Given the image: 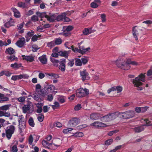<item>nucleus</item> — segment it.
<instances>
[{"label":"nucleus","mask_w":152,"mask_h":152,"mask_svg":"<svg viewBox=\"0 0 152 152\" xmlns=\"http://www.w3.org/2000/svg\"><path fill=\"white\" fill-rule=\"evenodd\" d=\"M145 73L144 74L142 73L138 77H135L133 80V83L135 86L138 87L137 89L138 90L141 91L142 89V88L139 87V86L142 84V83L141 81L144 82L145 80Z\"/></svg>","instance_id":"nucleus-1"},{"label":"nucleus","mask_w":152,"mask_h":152,"mask_svg":"<svg viewBox=\"0 0 152 152\" xmlns=\"http://www.w3.org/2000/svg\"><path fill=\"white\" fill-rule=\"evenodd\" d=\"M89 94V90L86 88H80L76 91V96L78 97H85Z\"/></svg>","instance_id":"nucleus-2"},{"label":"nucleus","mask_w":152,"mask_h":152,"mask_svg":"<svg viewBox=\"0 0 152 152\" xmlns=\"http://www.w3.org/2000/svg\"><path fill=\"white\" fill-rule=\"evenodd\" d=\"M15 128L13 125H10L7 127L5 129L6 136L8 140L11 139L12 135L14 134Z\"/></svg>","instance_id":"nucleus-3"},{"label":"nucleus","mask_w":152,"mask_h":152,"mask_svg":"<svg viewBox=\"0 0 152 152\" xmlns=\"http://www.w3.org/2000/svg\"><path fill=\"white\" fill-rule=\"evenodd\" d=\"M121 117L125 119H128L132 118L134 116L135 113L133 110H129L121 113Z\"/></svg>","instance_id":"nucleus-4"},{"label":"nucleus","mask_w":152,"mask_h":152,"mask_svg":"<svg viewBox=\"0 0 152 152\" xmlns=\"http://www.w3.org/2000/svg\"><path fill=\"white\" fill-rule=\"evenodd\" d=\"M66 13L65 12H64L58 15L56 14V21H63L64 22H69L70 21V19L66 17Z\"/></svg>","instance_id":"nucleus-5"},{"label":"nucleus","mask_w":152,"mask_h":152,"mask_svg":"<svg viewBox=\"0 0 152 152\" xmlns=\"http://www.w3.org/2000/svg\"><path fill=\"white\" fill-rule=\"evenodd\" d=\"M56 14H52L50 12L46 13L45 18L50 22H54L56 20Z\"/></svg>","instance_id":"nucleus-6"},{"label":"nucleus","mask_w":152,"mask_h":152,"mask_svg":"<svg viewBox=\"0 0 152 152\" xmlns=\"http://www.w3.org/2000/svg\"><path fill=\"white\" fill-rule=\"evenodd\" d=\"M91 126H94L95 128H99L101 127H104L107 125L104 123L98 121L94 122L91 124Z\"/></svg>","instance_id":"nucleus-7"},{"label":"nucleus","mask_w":152,"mask_h":152,"mask_svg":"<svg viewBox=\"0 0 152 152\" xmlns=\"http://www.w3.org/2000/svg\"><path fill=\"white\" fill-rule=\"evenodd\" d=\"M79 122V120L77 118H74L70 120L68 122V125L70 127H74L76 126Z\"/></svg>","instance_id":"nucleus-8"},{"label":"nucleus","mask_w":152,"mask_h":152,"mask_svg":"<svg viewBox=\"0 0 152 152\" xmlns=\"http://www.w3.org/2000/svg\"><path fill=\"white\" fill-rule=\"evenodd\" d=\"M29 77V76L28 75L23 74L19 75L13 76L11 79L13 80H16L22 78L27 79Z\"/></svg>","instance_id":"nucleus-9"},{"label":"nucleus","mask_w":152,"mask_h":152,"mask_svg":"<svg viewBox=\"0 0 152 152\" xmlns=\"http://www.w3.org/2000/svg\"><path fill=\"white\" fill-rule=\"evenodd\" d=\"M119 60H118L117 62V66L118 67L126 70H128L130 69V66L129 64H127L125 62H124L123 63H121V61H120L121 62V64H119L118 63Z\"/></svg>","instance_id":"nucleus-10"},{"label":"nucleus","mask_w":152,"mask_h":152,"mask_svg":"<svg viewBox=\"0 0 152 152\" xmlns=\"http://www.w3.org/2000/svg\"><path fill=\"white\" fill-rule=\"evenodd\" d=\"M44 88L47 93H52L55 89V87L53 86L48 85L46 83L45 85Z\"/></svg>","instance_id":"nucleus-11"},{"label":"nucleus","mask_w":152,"mask_h":152,"mask_svg":"<svg viewBox=\"0 0 152 152\" xmlns=\"http://www.w3.org/2000/svg\"><path fill=\"white\" fill-rule=\"evenodd\" d=\"M82 42H81L80 43H78V45L79 46V50L81 51L80 52V53L82 54H85L86 52L90 50H91V48L90 47L85 48L84 46H81L80 45V44Z\"/></svg>","instance_id":"nucleus-12"},{"label":"nucleus","mask_w":152,"mask_h":152,"mask_svg":"<svg viewBox=\"0 0 152 152\" xmlns=\"http://www.w3.org/2000/svg\"><path fill=\"white\" fill-rule=\"evenodd\" d=\"M66 60L65 59L61 60L59 62V69L63 72H64L66 69Z\"/></svg>","instance_id":"nucleus-13"},{"label":"nucleus","mask_w":152,"mask_h":152,"mask_svg":"<svg viewBox=\"0 0 152 152\" xmlns=\"http://www.w3.org/2000/svg\"><path fill=\"white\" fill-rule=\"evenodd\" d=\"M25 43V39L24 38H22L17 41L16 44L18 47H22Z\"/></svg>","instance_id":"nucleus-14"},{"label":"nucleus","mask_w":152,"mask_h":152,"mask_svg":"<svg viewBox=\"0 0 152 152\" xmlns=\"http://www.w3.org/2000/svg\"><path fill=\"white\" fill-rule=\"evenodd\" d=\"M80 75L82 77V79L83 81L86 80V78L88 75V73L86 72V69L80 72Z\"/></svg>","instance_id":"nucleus-15"},{"label":"nucleus","mask_w":152,"mask_h":152,"mask_svg":"<svg viewBox=\"0 0 152 152\" xmlns=\"http://www.w3.org/2000/svg\"><path fill=\"white\" fill-rule=\"evenodd\" d=\"M70 53V52L69 51H60L58 52L59 56H61L64 57L65 58H68L69 55Z\"/></svg>","instance_id":"nucleus-16"},{"label":"nucleus","mask_w":152,"mask_h":152,"mask_svg":"<svg viewBox=\"0 0 152 152\" xmlns=\"http://www.w3.org/2000/svg\"><path fill=\"white\" fill-rule=\"evenodd\" d=\"M19 132L20 134L23 133V130H24L26 127V122L19 123Z\"/></svg>","instance_id":"nucleus-17"},{"label":"nucleus","mask_w":152,"mask_h":152,"mask_svg":"<svg viewBox=\"0 0 152 152\" xmlns=\"http://www.w3.org/2000/svg\"><path fill=\"white\" fill-rule=\"evenodd\" d=\"M137 27V26H136L134 27L133 28L132 30L133 35L136 40H138L139 35L137 30L136 29V27Z\"/></svg>","instance_id":"nucleus-18"},{"label":"nucleus","mask_w":152,"mask_h":152,"mask_svg":"<svg viewBox=\"0 0 152 152\" xmlns=\"http://www.w3.org/2000/svg\"><path fill=\"white\" fill-rule=\"evenodd\" d=\"M22 56L23 59L26 60L27 61L31 62L34 61V58L32 56L23 55Z\"/></svg>","instance_id":"nucleus-19"},{"label":"nucleus","mask_w":152,"mask_h":152,"mask_svg":"<svg viewBox=\"0 0 152 152\" xmlns=\"http://www.w3.org/2000/svg\"><path fill=\"white\" fill-rule=\"evenodd\" d=\"M39 59L41 63L43 64L47 63V59L46 55H43L39 58Z\"/></svg>","instance_id":"nucleus-20"},{"label":"nucleus","mask_w":152,"mask_h":152,"mask_svg":"<svg viewBox=\"0 0 152 152\" xmlns=\"http://www.w3.org/2000/svg\"><path fill=\"white\" fill-rule=\"evenodd\" d=\"M100 114L97 113H92L90 115V117L91 119L97 120L100 117Z\"/></svg>","instance_id":"nucleus-21"},{"label":"nucleus","mask_w":152,"mask_h":152,"mask_svg":"<svg viewBox=\"0 0 152 152\" xmlns=\"http://www.w3.org/2000/svg\"><path fill=\"white\" fill-rule=\"evenodd\" d=\"M12 10L13 12L14 16L16 18H19L20 17V15L19 11L15 8H12Z\"/></svg>","instance_id":"nucleus-22"},{"label":"nucleus","mask_w":152,"mask_h":152,"mask_svg":"<svg viewBox=\"0 0 152 152\" xmlns=\"http://www.w3.org/2000/svg\"><path fill=\"white\" fill-rule=\"evenodd\" d=\"M118 112H115L111 114H109V120H113L118 117Z\"/></svg>","instance_id":"nucleus-23"},{"label":"nucleus","mask_w":152,"mask_h":152,"mask_svg":"<svg viewBox=\"0 0 152 152\" xmlns=\"http://www.w3.org/2000/svg\"><path fill=\"white\" fill-rule=\"evenodd\" d=\"M5 52L6 54L12 55L15 53V51L13 48L11 47H10L6 49Z\"/></svg>","instance_id":"nucleus-24"},{"label":"nucleus","mask_w":152,"mask_h":152,"mask_svg":"<svg viewBox=\"0 0 152 152\" xmlns=\"http://www.w3.org/2000/svg\"><path fill=\"white\" fill-rule=\"evenodd\" d=\"M40 94H37L35 93L34 95L33 96V98L36 101L39 102L42 101L44 99V97L42 98H40Z\"/></svg>","instance_id":"nucleus-25"},{"label":"nucleus","mask_w":152,"mask_h":152,"mask_svg":"<svg viewBox=\"0 0 152 152\" xmlns=\"http://www.w3.org/2000/svg\"><path fill=\"white\" fill-rule=\"evenodd\" d=\"M62 143V140L60 139H57L55 140L54 142L52 143L54 145L58 147L60 146Z\"/></svg>","instance_id":"nucleus-26"},{"label":"nucleus","mask_w":152,"mask_h":152,"mask_svg":"<svg viewBox=\"0 0 152 152\" xmlns=\"http://www.w3.org/2000/svg\"><path fill=\"white\" fill-rule=\"evenodd\" d=\"M145 128L142 126H139L134 128V131L136 133H139L143 131Z\"/></svg>","instance_id":"nucleus-27"},{"label":"nucleus","mask_w":152,"mask_h":152,"mask_svg":"<svg viewBox=\"0 0 152 152\" xmlns=\"http://www.w3.org/2000/svg\"><path fill=\"white\" fill-rule=\"evenodd\" d=\"M73 28V27L72 26H64L63 28V30L64 32L66 31L69 32L72 31Z\"/></svg>","instance_id":"nucleus-28"},{"label":"nucleus","mask_w":152,"mask_h":152,"mask_svg":"<svg viewBox=\"0 0 152 152\" xmlns=\"http://www.w3.org/2000/svg\"><path fill=\"white\" fill-rule=\"evenodd\" d=\"M75 61V65L76 66H81L82 65L81 58H75L74 59Z\"/></svg>","instance_id":"nucleus-29"},{"label":"nucleus","mask_w":152,"mask_h":152,"mask_svg":"<svg viewBox=\"0 0 152 152\" xmlns=\"http://www.w3.org/2000/svg\"><path fill=\"white\" fill-rule=\"evenodd\" d=\"M50 61L53 63L54 66H58V63H59L60 62L58 60L52 57L50 58Z\"/></svg>","instance_id":"nucleus-30"},{"label":"nucleus","mask_w":152,"mask_h":152,"mask_svg":"<svg viewBox=\"0 0 152 152\" xmlns=\"http://www.w3.org/2000/svg\"><path fill=\"white\" fill-rule=\"evenodd\" d=\"M22 64L20 63L18 64L17 63H15L14 64H11L10 65V66L11 67H12L14 69H18L20 67H21Z\"/></svg>","instance_id":"nucleus-31"},{"label":"nucleus","mask_w":152,"mask_h":152,"mask_svg":"<svg viewBox=\"0 0 152 152\" xmlns=\"http://www.w3.org/2000/svg\"><path fill=\"white\" fill-rule=\"evenodd\" d=\"M7 59L10 60L12 61L14 60H15L16 61H17L18 60V58L15 57V56L14 55L8 56H7Z\"/></svg>","instance_id":"nucleus-32"},{"label":"nucleus","mask_w":152,"mask_h":152,"mask_svg":"<svg viewBox=\"0 0 152 152\" xmlns=\"http://www.w3.org/2000/svg\"><path fill=\"white\" fill-rule=\"evenodd\" d=\"M57 99L61 103H63L65 102V97L64 96H58Z\"/></svg>","instance_id":"nucleus-33"},{"label":"nucleus","mask_w":152,"mask_h":152,"mask_svg":"<svg viewBox=\"0 0 152 152\" xmlns=\"http://www.w3.org/2000/svg\"><path fill=\"white\" fill-rule=\"evenodd\" d=\"M11 104H7L0 107V111H2L1 110H8Z\"/></svg>","instance_id":"nucleus-34"},{"label":"nucleus","mask_w":152,"mask_h":152,"mask_svg":"<svg viewBox=\"0 0 152 152\" xmlns=\"http://www.w3.org/2000/svg\"><path fill=\"white\" fill-rule=\"evenodd\" d=\"M46 140H43L42 142V144L45 147H47L52 144V143H50Z\"/></svg>","instance_id":"nucleus-35"},{"label":"nucleus","mask_w":152,"mask_h":152,"mask_svg":"<svg viewBox=\"0 0 152 152\" xmlns=\"http://www.w3.org/2000/svg\"><path fill=\"white\" fill-rule=\"evenodd\" d=\"M28 123L29 125L32 127H34V123L33 118L31 117H30L28 121Z\"/></svg>","instance_id":"nucleus-36"},{"label":"nucleus","mask_w":152,"mask_h":152,"mask_svg":"<svg viewBox=\"0 0 152 152\" xmlns=\"http://www.w3.org/2000/svg\"><path fill=\"white\" fill-rule=\"evenodd\" d=\"M29 106L28 105H25L23 107V111L24 113H26L29 109Z\"/></svg>","instance_id":"nucleus-37"},{"label":"nucleus","mask_w":152,"mask_h":152,"mask_svg":"<svg viewBox=\"0 0 152 152\" xmlns=\"http://www.w3.org/2000/svg\"><path fill=\"white\" fill-rule=\"evenodd\" d=\"M18 121L19 124L25 122L24 118L23 115H22L19 116Z\"/></svg>","instance_id":"nucleus-38"},{"label":"nucleus","mask_w":152,"mask_h":152,"mask_svg":"<svg viewBox=\"0 0 152 152\" xmlns=\"http://www.w3.org/2000/svg\"><path fill=\"white\" fill-rule=\"evenodd\" d=\"M81 60L82 64L85 65L88 61V58L87 57H84L81 58Z\"/></svg>","instance_id":"nucleus-39"},{"label":"nucleus","mask_w":152,"mask_h":152,"mask_svg":"<svg viewBox=\"0 0 152 152\" xmlns=\"http://www.w3.org/2000/svg\"><path fill=\"white\" fill-rule=\"evenodd\" d=\"M46 13L45 12L40 13L39 12H37L36 13V14L38 16H39L42 18L43 17L45 18V15H46Z\"/></svg>","instance_id":"nucleus-40"},{"label":"nucleus","mask_w":152,"mask_h":152,"mask_svg":"<svg viewBox=\"0 0 152 152\" xmlns=\"http://www.w3.org/2000/svg\"><path fill=\"white\" fill-rule=\"evenodd\" d=\"M41 36L40 35H34L31 38V40L33 42H35L37 41L39 38H40Z\"/></svg>","instance_id":"nucleus-41"},{"label":"nucleus","mask_w":152,"mask_h":152,"mask_svg":"<svg viewBox=\"0 0 152 152\" xmlns=\"http://www.w3.org/2000/svg\"><path fill=\"white\" fill-rule=\"evenodd\" d=\"M10 113L8 112L0 111V116H4L5 117H8L10 116Z\"/></svg>","instance_id":"nucleus-42"},{"label":"nucleus","mask_w":152,"mask_h":152,"mask_svg":"<svg viewBox=\"0 0 152 152\" xmlns=\"http://www.w3.org/2000/svg\"><path fill=\"white\" fill-rule=\"evenodd\" d=\"M68 60L69 61V62L67 63V65L70 67H72L75 63L74 59H68Z\"/></svg>","instance_id":"nucleus-43"},{"label":"nucleus","mask_w":152,"mask_h":152,"mask_svg":"<svg viewBox=\"0 0 152 152\" xmlns=\"http://www.w3.org/2000/svg\"><path fill=\"white\" fill-rule=\"evenodd\" d=\"M37 118L38 120L40 122H42L44 120V115L41 114L38 115Z\"/></svg>","instance_id":"nucleus-44"},{"label":"nucleus","mask_w":152,"mask_h":152,"mask_svg":"<svg viewBox=\"0 0 152 152\" xmlns=\"http://www.w3.org/2000/svg\"><path fill=\"white\" fill-rule=\"evenodd\" d=\"M18 5L19 7L23 8L26 7V3L21 1L18 2Z\"/></svg>","instance_id":"nucleus-45"},{"label":"nucleus","mask_w":152,"mask_h":152,"mask_svg":"<svg viewBox=\"0 0 152 152\" xmlns=\"http://www.w3.org/2000/svg\"><path fill=\"white\" fill-rule=\"evenodd\" d=\"M83 134L82 132H79L75 133L73 135L75 137H81L83 136Z\"/></svg>","instance_id":"nucleus-46"},{"label":"nucleus","mask_w":152,"mask_h":152,"mask_svg":"<svg viewBox=\"0 0 152 152\" xmlns=\"http://www.w3.org/2000/svg\"><path fill=\"white\" fill-rule=\"evenodd\" d=\"M56 45H59L61 44L62 42V39L60 38H56L55 41Z\"/></svg>","instance_id":"nucleus-47"},{"label":"nucleus","mask_w":152,"mask_h":152,"mask_svg":"<svg viewBox=\"0 0 152 152\" xmlns=\"http://www.w3.org/2000/svg\"><path fill=\"white\" fill-rule=\"evenodd\" d=\"M55 43L54 41H53L47 43V46L51 48L55 45Z\"/></svg>","instance_id":"nucleus-48"},{"label":"nucleus","mask_w":152,"mask_h":152,"mask_svg":"<svg viewBox=\"0 0 152 152\" xmlns=\"http://www.w3.org/2000/svg\"><path fill=\"white\" fill-rule=\"evenodd\" d=\"M113 140L112 139H108L105 142V145H108L111 144L113 142Z\"/></svg>","instance_id":"nucleus-49"},{"label":"nucleus","mask_w":152,"mask_h":152,"mask_svg":"<svg viewBox=\"0 0 152 152\" xmlns=\"http://www.w3.org/2000/svg\"><path fill=\"white\" fill-rule=\"evenodd\" d=\"M9 100V99L8 97L3 96L2 98L0 99V103H1L7 101Z\"/></svg>","instance_id":"nucleus-50"},{"label":"nucleus","mask_w":152,"mask_h":152,"mask_svg":"<svg viewBox=\"0 0 152 152\" xmlns=\"http://www.w3.org/2000/svg\"><path fill=\"white\" fill-rule=\"evenodd\" d=\"M34 34V31L33 30H31L28 31L27 33V35L29 37L33 36Z\"/></svg>","instance_id":"nucleus-51"},{"label":"nucleus","mask_w":152,"mask_h":152,"mask_svg":"<svg viewBox=\"0 0 152 152\" xmlns=\"http://www.w3.org/2000/svg\"><path fill=\"white\" fill-rule=\"evenodd\" d=\"M71 48L72 50L75 52H78L80 53L81 51L79 49H78L76 48H75L73 46H71Z\"/></svg>","instance_id":"nucleus-52"},{"label":"nucleus","mask_w":152,"mask_h":152,"mask_svg":"<svg viewBox=\"0 0 152 152\" xmlns=\"http://www.w3.org/2000/svg\"><path fill=\"white\" fill-rule=\"evenodd\" d=\"M33 140V138L32 135H30L28 138V143L29 144L31 145L32 144Z\"/></svg>","instance_id":"nucleus-53"},{"label":"nucleus","mask_w":152,"mask_h":152,"mask_svg":"<svg viewBox=\"0 0 152 152\" xmlns=\"http://www.w3.org/2000/svg\"><path fill=\"white\" fill-rule=\"evenodd\" d=\"M51 106L53 109H55L56 107H58L59 106V104L58 102H55L54 103V105H51Z\"/></svg>","instance_id":"nucleus-54"},{"label":"nucleus","mask_w":152,"mask_h":152,"mask_svg":"<svg viewBox=\"0 0 152 152\" xmlns=\"http://www.w3.org/2000/svg\"><path fill=\"white\" fill-rule=\"evenodd\" d=\"M25 98L24 96H21L18 98L17 99L19 102H23L25 101Z\"/></svg>","instance_id":"nucleus-55"},{"label":"nucleus","mask_w":152,"mask_h":152,"mask_svg":"<svg viewBox=\"0 0 152 152\" xmlns=\"http://www.w3.org/2000/svg\"><path fill=\"white\" fill-rule=\"evenodd\" d=\"M82 108L81 105L78 104L75 106L74 109L75 110H80Z\"/></svg>","instance_id":"nucleus-56"},{"label":"nucleus","mask_w":152,"mask_h":152,"mask_svg":"<svg viewBox=\"0 0 152 152\" xmlns=\"http://www.w3.org/2000/svg\"><path fill=\"white\" fill-rule=\"evenodd\" d=\"M116 89V90L117 91V93H119L121 92L123 89L122 87L120 86H117L115 87Z\"/></svg>","instance_id":"nucleus-57"},{"label":"nucleus","mask_w":152,"mask_h":152,"mask_svg":"<svg viewBox=\"0 0 152 152\" xmlns=\"http://www.w3.org/2000/svg\"><path fill=\"white\" fill-rule=\"evenodd\" d=\"M31 20L34 22H35L38 20V17L37 16L35 15H33L31 17Z\"/></svg>","instance_id":"nucleus-58"},{"label":"nucleus","mask_w":152,"mask_h":152,"mask_svg":"<svg viewBox=\"0 0 152 152\" xmlns=\"http://www.w3.org/2000/svg\"><path fill=\"white\" fill-rule=\"evenodd\" d=\"M72 128H70L64 129L63 130V132L64 134H67L69 132L72 131Z\"/></svg>","instance_id":"nucleus-59"},{"label":"nucleus","mask_w":152,"mask_h":152,"mask_svg":"<svg viewBox=\"0 0 152 152\" xmlns=\"http://www.w3.org/2000/svg\"><path fill=\"white\" fill-rule=\"evenodd\" d=\"M148 108L149 107L147 106L141 107V112L142 113L145 112L148 109Z\"/></svg>","instance_id":"nucleus-60"},{"label":"nucleus","mask_w":152,"mask_h":152,"mask_svg":"<svg viewBox=\"0 0 152 152\" xmlns=\"http://www.w3.org/2000/svg\"><path fill=\"white\" fill-rule=\"evenodd\" d=\"M101 17L102 19V22H104L106 21V15L104 14H103L101 15Z\"/></svg>","instance_id":"nucleus-61"},{"label":"nucleus","mask_w":152,"mask_h":152,"mask_svg":"<svg viewBox=\"0 0 152 152\" xmlns=\"http://www.w3.org/2000/svg\"><path fill=\"white\" fill-rule=\"evenodd\" d=\"M8 45L7 43L6 42H3L2 40H0V46L2 47L4 45L7 46Z\"/></svg>","instance_id":"nucleus-62"},{"label":"nucleus","mask_w":152,"mask_h":152,"mask_svg":"<svg viewBox=\"0 0 152 152\" xmlns=\"http://www.w3.org/2000/svg\"><path fill=\"white\" fill-rule=\"evenodd\" d=\"M91 6L92 8H96L98 6L96 3H94V2L91 3Z\"/></svg>","instance_id":"nucleus-63"},{"label":"nucleus","mask_w":152,"mask_h":152,"mask_svg":"<svg viewBox=\"0 0 152 152\" xmlns=\"http://www.w3.org/2000/svg\"><path fill=\"white\" fill-rule=\"evenodd\" d=\"M152 75V67L151 68L149 69L147 72V75L148 76H150Z\"/></svg>","instance_id":"nucleus-64"}]
</instances>
